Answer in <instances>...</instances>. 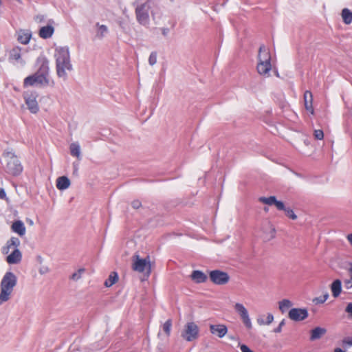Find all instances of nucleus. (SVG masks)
I'll list each match as a JSON object with an SVG mask.
<instances>
[{"label":"nucleus","mask_w":352,"mask_h":352,"mask_svg":"<svg viewBox=\"0 0 352 352\" xmlns=\"http://www.w3.org/2000/svg\"><path fill=\"white\" fill-rule=\"evenodd\" d=\"M20 245V241L17 237H12L7 242V248L9 249L11 247H14L15 249L17 248Z\"/></svg>","instance_id":"7c9ffc66"},{"label":"nucleus","mask_w":352,"mask_h":352,"mask_svg":"<svg viewBox=\"0 0 352 352\" xmlns=\"http://www.w3.org/2000/svg\"><path fill=\"white\" fill-rule=\"evenodd\" d=\"M305 107L307 111H309L311 113H314V109L312 106L313 96L312 94L309 91H306L304 94Z\"/></svg>","instance_id":"aec40b11"},{"label":"nucleus","mask_w":352,"mask_h":352,"mask_svg":"<svg viewBox=\"0 0 352 352\" xmlns=\"http://www.w3.org/2000/svg\"><path fill=\"white\" fill-rule=\"evenodd\" d=\"M118 280L117 272H113L110 274L109 278L105 280L104 285L107 287L112 286Z\"/></svg>","instance_id":"bb28decb"},{"label":"nucleus","mask_w":352,"mask_h":352,"mask_svg":"<svg viewBox=\"0 0 352 352\" xmlns=\"http://www.w3.org/2000/svg\"><path fill=\"white\" fill-rule=\"evenodd\" d=\"M172 322L170 320H168L165 322V323L163 325V330L166 333V335L168 336L170 333Z\"/></svg>","instance_id":"f704fd0d"},{"label":"nucleus","mask_w":352,"mask_h":352,"mask_svg":"<svg viewBox=\"0 0 352 352\" xmlns=\"http://www.w3.org/2000/svg\"><path fill=\"white\" fill-rule=\"evenodd\" d=\"M47 272V268H46V269H45V270H42V269H41V270H39V272H40L41 274H44V273H45V272Z\"/></svg>","instance_id":"5fc2aeb1"},{"label":"nucleus","mask_w":352,"mask_h":352,"mask_svg":"<svg viewBox=\"0 0 352 352\" xmlns=\"http://www.w3.org/2000/svg\"><path fill=\"white\" fill-rule=\"evenodd\" d=\"M157 63V53L155 52H153L151 53L148 58V63L151 66L154 65Z\"/></svg>","instance_id":"c9c22d12"},{"label":"nucleus","mask_w":352,"mask_h":352,"mask_svg":"<svg viewBox=\"0 0 352 352\" xmlns=\"http://www.w3.org/2000/svg\"><path fill=\"white\" fill-rule=\"evenodd\" d=\"M133 265L132 269L138 272H145L147 275H149L151 271V261L150 257L147 256L144 258H141L137 254L133 256Z\"/></svg>","instance_id":"0eeeda50"},{"label":"nucleus","mask_w":352,"mask_h":352,"mask_svg":"<svg viewBox=\"0 0 352 352\" xmlns=\"http://www.w3.org/2000/svg\"><path fill=\"white\" fill-rule=\"evenodd\" d=\"M345 311L352 316V302L348 303L346 307Z\"/></svg>","instance_id":"a18cd8bd"},{"label":"nucleus","mask_w":352,"mask_h":352,"mask_svg":"<svg viewBox=\"0 0 352 352\" xmlns=\"http://www.w3.org/2000/svg\"><path fill=\"white\" fill-rule=\"evenodd\" d=\"M73 168H74V174H76L77 172H78V163L77 162H74L73 163Z\"/></svg>","instance_id":"09e8293b"},{"label":"nucleus","mask_w":352,"mask_h":352,"mask_svg":"<svg viewBox=\"0 0 352 352\" xmlns=\"http://www.w3.org/2000/svg\"><path fill=\"white\" fill-rule=\"evenodd\" d=\"M199 329L194 322H188L182 333V337L186 340L190 342L195 340L198 336Z\"/></svg>","instance_id":"1a4fd4ad"},{"label":"nucleus","mask_w":352,"mask_h":352,"mask_svg":"<svg viewBox=\"0 0 352 352\" xmlns=\"http://www.w3.org/2000/svg\"><path fill=\"white\" fill-rule=\"evenodd\" d=\"M334 352H345V351H343L342 349H341L340 348H336L334 350Z\"/></svg>","instance_id":"864d4df0"},{"label":"nucleus","mask_w":352,"mask_h":352,"mask_svg":"<svg viewBox=\"0 0 352 352\" xmlns=\"http://www.w3.org/2000/svg\"><path fill=\"white\" fill-rule=\"evenodd\" d=\"M342 344L344 346H352V337H346L342 340Z\"/></svg>","instance_id":"a19ab883"},{"label":"nucleus","mask_w":352,"mask_h":352,"mask_svg":"<svg viewBox=\"0 0 352 352\" xmlns=\"http://www.w3.org/2000/svg\"><path fill=\"white\" fill-rule=\"evenodd\" d=\"M169 32V29L164 28L162 29V33L164 36H166Z\"/></svg>","instance_id":"8fccbe9b"},{"label":"nucleus","mask_w":352,"mask_h":352,"mask_svg":"<svg viewBox=\"0 0 352 352\" xmlns=\"http://www.w3.org/2000/svg\"><path fill=\"white\" fill-rule=\"evenodd\" d=\"M268 227L270 228V232L264 236V239L267 241L274 239L276 234L275 228L270 223H268Z\"/></svg>","instance_id":"473e14b6"},{"label":"nucleus","mask_w":352,"mask_h":352,"mask_svg":"<svg viewBox=\"0 0 352 352\" xmlns=\"http://www.w3.org/2000/svg\"><path fill=\"white\" fill-rule=\"evenodd\" d=\"M307 309L292 308L288 313L289 318L294 321H302L308 317Z\"/></svg>","instance_id":"f8f14e48"},{"label":"nucleus","mask_w":352,"mask_h":352,"mask_svg":"<svg viewBox=\"0 0 352 352\" xmlns=\"http://www.w3.org/2000/svg\"><path fill=\"white\" fill-rule=\"evenodd\" d=\"M70 186V181L66 176L59 177L56 180V187L59 190H65Z\"/></svg>","instance_id":"4be33fe9"},{"label":"nucleus","mask_w":352,"mask_h":352,"mask_svg":"<svg viewBox=\"0 0 352 352\" xmlns=\"http://www.w3.org/2000/svg\"><path fill=\"white\" fill-rule=\"evenodd\" d=\"M286 213V215L289 217L290 219H293V220H295L297 219V216L295 214V213L294 212V211L290 209V208H285V210H284Z\"/></svg>","instance_id":"e433bc0d"},{"label":"nucleus","mask_w":352,"mask_h":352,"mask_svg":"<svg viewBox=\"0 0 352 352\" xmlns=\"http://www.w3.org/2000/svg\"><path fill=\"white\" fill-rule=\"evenodd\" d=\"M278 308L282 313H285L289 307L292 306V302L288 299H283L278 302Z\"/></svg>","instance_id":"c85d7f7f"},{"label":"nucleus","mask_w":352,"mask_h":352,"mask_svg":"<svg viewBox=\"0 0 352 352\" xmlns=\"http://www.w3.org/2000/svg\"><path fill=\"white\" fill-rule=\"evenodd\" d=\"M70 153L72 156L80 160V147L78 142H73L69 146Z\"/></svg>","instance_id":"a878e982"},{"label":"nucleus","mask_w":352,"mask_h":352,"mask_svg":"<svg viewBox=\"0 0 352 352\" xmlns=\"http://www.w3.org/2000/svg\"><path fill=\"white\" fill-rule=\"evenodd\" d=\"M49 71V61L47 58H43L37 72L24 79L23 86H47L50 83Z\"/></svg>","instance_id":"f03ea898"},{"label":"nucleus","mask_w":352,"mask_h":352,"mask_svg":"<svg viewBox=\"0 0 352 352\" xmlns=\"http://www.w3.org/2000/svg\"><path fill=\"white\" fill-rule=\"evenodd\" d=\"M210 280L215 285H223L230 280V276L226 272L219 270H212L209 272Z\"/></svg>","instance_id":"6e6552de"},{"label":"nucleus","mask_w":352,"mask_h":352,"mask_svg":"<svg viewBox=\"0 0 352 352\" xmlns=\"http://www.w3.org/2000/svg\"><path fill=\"white\" fill-rule=\"evenodd\" d=\"M331 290L333 297H338L342 292L341 280L339 279L335 280L331 285Z\"/></svg>","instance_id":"412c9836"},{"label":"nucleus","mask_w":352,"mask_h":352,"mask_svg":"<svg viewBox=\"0 0 352 352\" xmlns=\"http://www.w3.org/2000/svg\"><path fill=\"white\" fill-rule=\"evenodd\" d=\"M131 206L134 209H138L142 206V204L139 200H134L131 202Z\"/></svg>","instance_id":"79ce46f5"},{"label":"nucleus","mask_w":352,"mask_h":352,"mask_svg":"<svg viewBox=\"0 0 352 352\" xmlns=\"http://www.w3.org/2000/svg\"><path fill=\"white\" fill-rule=\"evenodd\" d=\"M285 324V320L283 319L279 323L278 326L274 329V333H280L282 331L283 327Z\"/></svg>","instance_id":"ea45409f"},{"label":"nucleus","mask_w":352,"mask_h":352,"mask_svg":"<svg viewBox=\"0 0 352 352\" xmlns=\"http://www.w3.org/2000/svg\"><path fill=\"white\" fill-rule=\"evenodd\" d=\"M210 329L212 334H217L219 338H223L228 331L227 327L223 324H212Z\"/></svg>","instance_id":"dca6fc26"},{"label":"nucleus","mask_w":352,"mask_h":352,"mask_svg":"<svg viewBox=\"0 0 352 352\" xmlns=\"http://www.w3.org/2000/svg\"><path fill=\"white\" fill-rule=\"evenodd\" d=\"M344 283V287L346 289H349L352 288V280L351 278L348 279V280H345Z\"/></svg>","instance_id":"c03bdc74"},{"label":"nucleus","mask_w":352,"mask_h":352,"mask_svg":"<svg viewBox=\"0 0 352 352\" xmlns=\"http://www.w3.org/2000/svg\"><path fill=\"white\" fill-rule=\"evenodd\" d=\"M234 309L239 314L246 328L249 329H252V324L246 308L242 304L237 302L234 305Z\"/></svg>","instance_id":"9b49d317"},{"label":"nucleus","mask_w":352,"mask_h":352,"mask_svg":"<svg viewBox=\"0 0 352 352\" xmlns=\"http://www.w3.org/2000/svg\"><path fill=\"white\" fill-rule=\"evenodd\" d=\"M27 221L30 223V225H33V221L31 219H28Z\"/></svg>","instance_id":"6e6d98bb"},{"label":"nucleus","mask_w":352,"mask_h":352,"mask_svg":"<svg viewBox=\"0 0 352 352\" xmlns=\"http://www.w3.org/2000/svg\"><path fill=\"white\" fill-rule=\"evenodd\" d=\"M342 17L346 24H350L352 22V12L348 8H344L342 11Z\"/></svg>","instance_id":"cd10ccee"},{"label":"nucleus","mask_w":352,"mask_h":352,"mask_svg":"<svg viewBox=\"0 0 352 352\" xmlns=\"http://www.w3.org/2000/svg\"><path fill=\"white\" fill-rule=\"evenodd\" d=\"M54 28L52 25H47L41 28L39 36L43 38H49L54 34Z\"/></svg>","instance_id":"6ab92c4d"},{"label":"nucleus","mask_w":352,"mask_h":352,"mask_svg":"<svg viewBox=\"0 0 352 352\" xmlns=\"http://www.w3.org/2000/svg\"><path fill=\"white\" fill-rule=\"evenodd\" d=\"M259 201L267 204L268 206L274 205L276 201L277 200L275 196H270L269 197H261L258 199Z\"/></svg>","instance_id":"c756f323"},{"label":"nucleus","mask_w":352,"mask_h":352,"mask_svg":"<svg viewBox=\"0 0 352 352\" xmlns=\"http://www.w3.org/2000/svg\"><path fill=\"white\" fill-rule=\"evenodd\" d=\"M265 315H259L256 322L259 325H270L274 320V316L272 314H267L266 318Z\"/></svg>","instance_id":"5701e85b"},{"label":"nucleus","mask_w":352,"mask_h":352,"mask_svg":"<svg viewBox=\"0 0 352 352\" xmlns=\"http://www.w3.org/2000/svg\"><path fill=\"white\" fill-rule=\"evenodd\" d=\"M37 95L33 92H25L24 94V99L28 109L32 113H36L38 111L39 107L36 101Z\"/></svg>","instance_id":"9d476101"},{"label":"nucleus","mask_w":352,"mask_h":352,"mask_svg":"<svg viewBox=\"0 0 352 352\" xmlns=\"http://www.w3.org/2000/svg\"><path fill=\"white\" fill-rule=\"evenodd\" d=\"M270 60L271 56L270 52L265 45H261L258 54L259 62L257 65V71L259 74L263 76H269V72L272 68Z\"/></svg>","instance_id":"39448f33"},{"label":"nucleus","mask_w":352,"mask_h":352,"mask_svg":"<svg viewBox=\"0 0 352 352\" xmlns=\"http://www.w3.org/2000/svg\"><path fill=\"white\" fill-rule=\"evenodd\" d=\"M12 230L13 232L17 233L21 236L25 235V227L24 223L21 220L15 221L12 223Z\"/></svg>","instance_id":"a211bd4d"},{"label":"nucleus","mask_w":352,"mask_h":352,"mask_svg":"<svg viewBox=\"0 0 352 352\" xmlns=\"http://www.w3.org/2000/svg\"><path fill=\"white\" fill-rule=\"evenodd\" d=\"M3 157L7 161L6 166V172L14 176L21 174L23 170V166L15 154L12 151H6L3 153Z\"/></svg>","instance_id":"423d86ee"},{"label":"nucleus","mask_w":352,"mask_h":352,"mask_svg":"<svg viewBox=\"0 0 352 352\" xmlns=\"http://www.w3.org/2000/svg\"><path fill=\"white\" fill-rule=\"evenodd\" d=\"M346 239H347L348 241L349 242L350 245L352 246V233L349 234L346 236Z\"/></svg>","instance_id":"3c124183"},{"label":"nucleus","mask_w":352,"mask_h":352,"mask_svg":"<svg viewBox=\"0 0 352 352\" xmlns=\"http://www.w3.org/2000/svg\"><path fill=\"white\" fill-rule=\"evenodd\" d=\"M34 19L36 22L41 23L44 20V16L43 15H37Z\"/></svg>","instance_id":"49530a36"},{"label":"nucleus","mask_w":352,"mask_h":352,"mask_svg":"<svg viewBox=\"0 0 352 352\" xmlns=\"http://www.w3.org/2000/svg\"><path fill=\"white\" fill-rule=\"evenodd\" d=\"M54 58L56 59L57 76L66 80L67 78V72H71L73 69L69 47L67 46L56 47Z\"/></svg>","instance_id":"f257e3e1"},{"label":"nucleus","mask_w":352,"mask_h":352,"mask_svg":"<svg viewBox=\"0 0 352 352\" xmlns=\"http://www.w3.org/2000/svg\"><path fill=\"white\" fill-rule=\"evenodd\" d=\"M22 258V254L18 248H16L10 255L6 258V261L9 264L19 263Z\"/></svg>","instance_id":"4468645a"},{"label":"nucleus","mask_w":352,"mask_h":352,"mask_svg":"<svg viewBox=\"0 0 352 352\" xmlns=\"http://www.w3.org/2000/svg\"><path fill=\"white\" fill-rule=\"evenodd\" d=\"M6 197V193L3 188H0V199H4Z\"/></svg>","instance_id":"de8ad7c7"},{"label":"nucleus","mask_w":352,"mask_h":352,"mask_svg":"<svg viewBox=\"0 0 352 352\" xmlns=\"http://www.w3.org/2000/svg\"><path fill=\"white\" fill-rule=\"evenodd\" d=\"M96 26L98 28L96 37L99 39L103 38L109 32L107 26L105 25H100L99 23H97Z\"/></svg>","instance_id":"393cba45"},{"label":"nucleus","mask_w":352,"mask_h":352,"mask_svg":"<svg viewBox=\"0 0 352 352\" xmlns=\"http://www.w3.org/2000/svg\"><path fill=\"white\" fill-rule=\"evenodd\" d=\"M314 137L317 140H322L324 138V133L322 130H315L314 131Z\"/></svg>","instance_id":"4c0bfd02"},{"label":"nucleus","mask_w":352,"mask_h":352,"mask_svg":"<svg viewBox=\"0 0 352 352\" xmlns=\"http://www.w3.org/2000/svg\"><path fill=\"white\" fill-rule=\"evenodd\" d=\"M349 272L350 274V278L352 280V263L350 264V267L349 269Z\"/></svg>","instance_id":"603ef678"},{"label":"nucleus","mask_w":352,"mask_h":352,"mask_svg":"<svg viewBox=\"0 0 352 352\" xmlns=\"http://www.w3.org/2000/svg\"><path fill=\"white\" fill-rule=\"evenodd\" d=\"M21 50L19 47H13L9 52V60L24 65L25 62L21 59Z\"/></svg>","instance_id":"ddd939ff"},{"label":"nucleus","mask_w":352,"mask_h":352,"mask_svg":"<svg viewBox=\"0 0 352 352\" xmlns=\"http://www.w3.org/2000/svg\"><path fill=\"white\" fill-rule=\"evenodd\" d=\"M274 206L276 207V208L279 210H285V205H284V203L280 201H278L276 200L275 204H274Z\"/></svg>","instance_id":"58836bf2"},{"label":"nucleus","mask_w":352,"mask_h":352,"mask_svg":"<svg viewBox=\"0 0 352 352\" xmlns=\"http://www.w3.org/2000/svg\"><path fill=\"white\" fill-rule=\"evenodd\" d=\"M16 282V276L12 272H8L6 273L1 282L0 300L1 302L8 300Z\"/></svg>","instance_id":"20e7f679"},{"label":"nucleus","mask_w":352,"mask_h":352,"mask_svg":"<svg viewBox=\"0 0 352 352\" xmlns=\"http://www.w3.org/2000/svg\"><path fill=\"white\" fill-rule=\"evenodd\" d=\"M85 270L84 268L79 269L77 272L72 274L70 278L74 280H78L81 278V275L84 273Z\"/></svg>","instance_id":"72a5a7b5"},{"label":"nucleus","mask_w":352,"mask_h":352,"mask_svg":"<svg viewBox=\"0 0 352 352\" xmlns=\"http://www.w3.org/2000/svg\"><path fill=\"white\" fill-rule=\"evenodd\" d=\"M17 40L22 44H28L31 38L32 34L29 30H20L16 32Z\"/></svg>","instance_id":"2eb2a0df"},{"label":"nucleus","mask_w":352,"mask_h":352,"mask_svg":"<svg viewBox=\"0 0 352 352\" xmlns=\"http://www.w3.org/2000/svg\"><path fill=\"white\" fill-rule=\"evenodd\" d=\"M152 4V0H136L133 3L137 21L142 25H149V11Z\"/></svg>","instance_id":"7ed1b4c3"},{"label":"nucleus","mask_w":352,"mask_h":352,"mask_svg":"<svg viewBox=\"0 0 352 352\" xmlns=\"http://www.w3.org/2000/svg\"><path fill=\"white\" fill-rule=\"evenodd\" d=\"M190 277L196 283H205L208 279L207 275L199 270H194L192 272Z\"/></svg>","instance_id":"f3484780"},{"label":"nucleus","mask_w":352,"mask_h":352,"mask_svg":"<svg viewBox=\"0 0 352 352\" xmlns=\"http://www.w3.org/2000/svg\"><path fill=\"white\" fill-rule=\"evenodd\" d=\"M327 332L326 329L322 327H316L311 331V340H316L320 339L323 335H324Z\"/></svg>","instance_id":"b1692460"},{"label":"nucleus","mask_w":352,"mask_h":352,"mask_svg":"<svg viewBox=\"0 0 352 352\" xmlns=\"http://www.w3.org/2000/svg\"><path fill=\"white\" fill-rule=\"evenodd\" d=\"M240 349H241V352H254L252 349H250L245 344H241L240 345Z\"/></svg>","instance_id":"37998d69"},{"label":"nucleus","mask_w":352,"mask_h":352,"mask_svg":"<svg viewBox=\"0 0 352 352\" xmlns=\"http://www.w3.org/2000/svg\"><path fill=\"white\" fill-rule=\"evenodd\" d=\"M329 296V293L326 292L322 296L314 298L313 299V302L315 303L316 305L322 304L328 299Z\"/></svg>","instance_id":"2f4dec72"}]
</instances>
